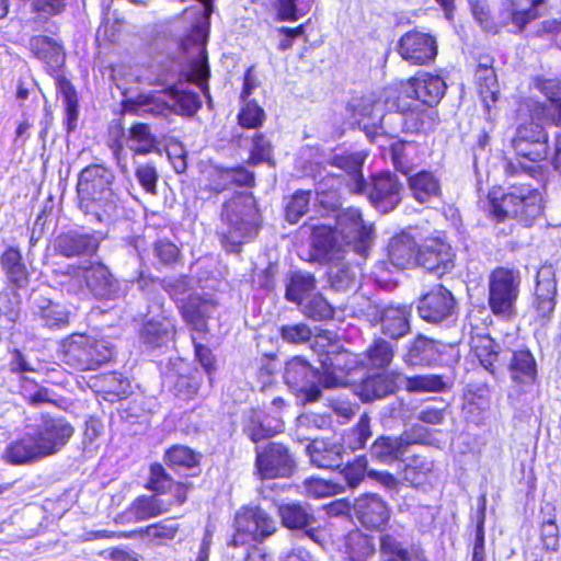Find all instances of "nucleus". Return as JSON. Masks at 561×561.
Masks as SVG:
<instances>
[{"mask_svg": "<svg viewBox=\"0 0 561 561\" xmlns=\"http://www.w3.org/2000/svg\"><path fill=\"white\" fill-rule=\"evenodd\" d=\"M350 106L354 116H359L358 125L363 126L366 135L375 140L386 134L398 133L399 128L392 123H400L401 130L417 134L428 131L437 123V111L425 106L420 100H412L404 94L389 95L385 100L370 98L354 99Z\"/></svg>", "mask_w": 561, "mask_h": 561, "instance_id": "f257e3e1", "label": "nucleus"}, {"mask_svg": "<svg viewBox=\"0 0 561 561\" xmlns=\"http://www.w3.org/2000/svg\"><path fill=\"white\" fill-rule=\"evenodd\" d=\"M373 242V225L363 219L358 208L346 207L336 213L334 228H314L311 245L318 261L333 262L350 253L365 260Z\"/></svg>", "mask_w": 561, "mask_h": 561, "instance_id": "f03ea898", "label": "nucleus"}, {"mask_svg": "<svg viewBox=\"0 0 561 561\" xmlns=\"http://www.w3.org/2000/svg\"><path fill=\"white\" fill-rule=\"evenodd\" d=\"M114 179L102 164H90L79 173L77 205L88 222L108 227L119 218L123 207L113 190Z\"/></svg>", "mask_w": 561, "mask_h": 561, "instance_id": "7ed1b4c3", "label": "nucleus"}, {"mask_svg": "<svg viewBox=\"0 0 561 561\" xmlns=\"http://www.w3.org/2000/svg\"><path fill=\"white\" fill-rule=\"evenodd\" d=\"M220 241L227 252L239 253L243 243L253 240L261 216L251 193H239L222 205Z\"/></svg>", "mask_w": 561, "mask_h": 561, "instance_id": "20e7f679", "label": "nucleus"}, {"mask_svg": "<svg viewBox=\"0 0 561 561\" xmlns=\"http://www.w3.org/2000/svg\"><path fill=\"white\" fill-rule=\"evenodd\" d=\"M476 354L480 364L492 375L508 371L515 383L529 385L537 377V363L529 350L502 348L494 340L486 337L476 347Z\"/></svg>", "mask_w": 561, "mask_h": 561, "instance_id": "39448f33", "label": "nucleus"}, {"mask_svg": "<svg viewBox=\"0 0 561 561\" xmlns=\"http://www.w3.org/2000/svg\"><path fill=\"white\" fill-rule=\"evenodd\" d=\"M522 273L516 267L497 266L488 276V306L500 321L511 322L518 314Z\"/></svg>", "mask_w": 561, "mask_h": 561, "instance_id": "423d86ee", "label": "nucleus"}, {"mask_svg": "<svg viewBox=\"0 0 561 561\" xmlns=\"http://www.w3.org/2000/svg\"><path fill=\"white\" fill-rule=\"evenodd\" d=\"M542 197L530 185H512L501 198L490 197L488 211L497 222L514 218L530 226L541 214Z\"/></svg>", "mask_w": 561, "mask_h": 561, "instance_id": "0eeeda50", "label": "nucleus"}, {"mask_svg": "<svg viewBox=\"0 0 561 561\" xmlns=\"http://www.w3.org/2000/svg\"><path fill=\"white\" fill-rule=\"evenodd\" d=\"M283 378L288 389L304 404L319 401L323 389H333L339 382L333 376H323L319 368L301 356L286 362Z\"/></svg>", "mask_w": 561, "mask_h": 561, "instance_id": "6e6552de", "label": "nucleus"}, {"mask_svg": "<svg viewBox=\"0 0 561 561\" xmlns=\"http://www.w3.org/2000/svg\"><path fill=\"white\" fill-rule=\"evenodd\" d=\"M61 360L80 371L98 369L113 357V345L103 339L75 333L65 339L60 346Z\"/></svg>", "mask_w": 561, "mask_h": 561, "instance_id": "1a4fd4ad", "label": "nucleus"}, {"mask_svg": "<svg viewBox=\"0 0 561 561\" xmlns=\"http://www.w3.org/2000/svg\"><path fill=\"white\" fill-rule=\"evenodd\" d=\"M236 533L229 542L239 548L250 542H262L277 530L275 519L260 506L242 507L234 517Z\"/></svg>", "mask_w": 561, "mask_h": 561, "instance_id": "9d476101", "label": "nucleus"}, {"mask_svg": "<svg viewBox=\"0 0 561 561\" xmlns=\"http://www.w3.org/2000/svg\"><path fill=\"white\" fill-rule=\"evenodd\" d=\"M82 276L90 295L99 301L110 302L124 298L128 283L121 280L103 262H90L82 267Z\"/></svg>", "mask_w": 561, "mask_h": 561, "instance_id": "9b49d317", "label": "nucleus"}, {"mask_svg": "<svg viewBox=\"0 0 561 561\" xmlns=\"http://www.w3.org/2000/svg\"><path fill=\"white\" fill-rule=\"evenodd\" d=\"M255 468L262 479L290 478L297 470L295 456L287 446L270 442L255 447Z\"/></svg>", "mask_w": 561, "mask_h": 561, "instance_id": "f8f14e48", "label": "nucleus"}, {"mask_svg": "<svg viewBox=\"0 0 561 561\" xmlns=\"http://www.w3.org/2000/svg\"><path fill=\"white\" fill-rule=\"evenodd\" d=\"M174 335V322L167 314L163 304L153 302L148 307L146 320L139 330L140 343L147 351H163L173 342Z\"/></svg>", "mask_w": 561, "mask_h": 561, "instance_id": "ddd939ff", "label": "nucleus"}, {"mask_svg": "<svg viewBox=\"0 0 561 561\" xmlns=\"http://www.w3.org/2000/svg\"><path fill=\"white\" fill-rule=\"evenodd\" d=\"M207 38V28L202 25H195L192 31L181 41L180 47L184 53L195 56V58L191 61L188 79L201 88L204 95L208 98L210 102L211 100L207 83L210 77V69L206 54Z\"/></svg>", "mask_w": 561, "mask_h": 561, "instance_id": "4468645a", "label": "nucleus"}, {"mask_svg": "<svg viewBox=\"0 0 561 561\" xmlns=\"http://www.w3.org/2000/svg\"><path fill=\"white\" fill-rule=\"evenodd\" d=\"M417 313L428 323L449 325L457 320L458 305L450 290L437 285L419 299Z\"/></svg>", "mask_w": 561, "mask_h": 561, "instance_id": "2eb2a0df", "label": "nucleus"}, {"mask_svg": "<svg viewBox=\"0 0 561 561\" xmlns=\"http://www.w3.org/2000/svg\"><path fill=\"white\" fill-rule=\"evenodd\" d=\"M548 133L538 123L520 124L511 140L515 153L531 162H539L547 158L549 152Z\"/></svg>", "mask_w": 561, "mask_h": 561, "instance_id": "dca6fc26", "label": "nucleus"}, {"mask_svg": "<svg viewBox=\"0 0 561 561\" xmlns=\"http://www.w3.org/2000/svg\"><path fill=\"white\" fill-rule=\"evenodd\" d=\"M30 426L45 457L60 451L75 433L66 419L50 415H43L38 423Z\"/></svg>", "mask_w": 561, "mask_h": 561, "instance_id": "f3484780", "label": "nucleus"}, {"mask_svg": "<svg viewBox=\"0 0 561 561\" xmlns=\"http://www.w3.org/2000/svg\"><path fill=\"white\" fill-rule=\"evenodd\" d=\"M105 238L102 231L70 230L60 233L55 239V250L67 259H92L99 251L101 241Z\"/></svg>", "mask_w": 561, "mask_h": 561, "instance_id": "a211bd4d", "label": "nucleus"}, {"mask_svg": "<svg viewBox=\"0 0 561 561\" xmlns=\"http://www.w3.org/2000/svg\"><path fill=\"white\" fill-rule=\"evenodd\" d=\"M403 185L396 174L383 172L375 175L367 183L364 193H367L370 204L380 213L392 211L402 201Z\"/></svg>", "mask_w": 561, "mask_h": 561, "instance_id": "6ab92c4d", "label": "nucleus"}, {"mask_svg": "<svg viewBox=\"0 0 561 561\" xmlns=\"http://www.w3.org/2000/svg\"><path fill=\"white\" fill-rule=\"evenodd\" d=\"M49 288L34 289L30 295V305L33 316L42 325L55 330L66 328L69 323L67 308L49 297Z\"/></svg>", "mask_w": 561, "mask_h": 561, "instance_id": "aec40b11", "label": "nucleus"}, {"mask_svg": "<svg viewBox=\"0 0 561 561\" xmlns=\"http://www.w3.org/2000/svg\"><path fill=\"white\" fill-rule=\"evenodd\" d=\"M276 506L283 527L290 531L301 533L311 539L314 537L318 529V519L308 503L293 501L278 503Z\"/></svg>", "mask_w": 561, "mask_h": 561, "instance_id": "412c9836", "label": "nucleus"}, {"mask_svg": "<svg viewBox=\"0 0 561 561\" xmlns=\"http://www.w3.org/2000/svg\"><path fill=\"white\" fill-rule=\"evenodd\" d=\"M398 53L412 65H426L436 58L437 43L430 34L411 31L400 38Z\"/></svg>", "mask_w": 561, "mask_h": 561, "instance_id": "4be33fe9", "label": "nucleus"}, {"mask_svg": "<svg viewBox=\"0 0 561 561\" xmlns=\"http://www.w3.org/2000/svg\"><path fill=\"white\" fill-rule=\"evenodd\" d=\"M446 89L447 85L439 76L419 72L403 85L401 93L412 100H420L427 107L435 108Z\"/></svg>", "mask_w": 561, "mask_h": 561, "instance_id": "5701e85b", "label": "nucleus"}, {"mask_svg": "<svg viewBox=\"0 0 561 561\" xmlns=\"http://www.w3.org/2000/svg\"><path fill=\"white\" fill-rule=\"evenodd\" d=\"M415 265L442 277L454 268L451 247L439 239L426 241L417 248Z\"/></svg>", "mask_w": 561, "mask_h": 561, "instance_id": "b1692460", "label": "nucleus"}, {"mask_svg": "<svg viewBox=\"0 0 561 561\" xmlns=\"http://www.w3.org/2000/svg\"><path fill=\"white\" fill-rule=\"evenodd\" d=\"M354 516L367 529H379L390 517L387 503L377 494L358 496L353 506Z\"/></svg>", "mask_w": 561, "mask_h": 561, "instance_id": "393cba45", "label": "nucleus"}, {"mask_svg": "<svg viewBox=\"0 0 561 561\" xmlns=\"http://www.w3.org/2000/svg\"><path fill=\"white\" fill-rule=\"evenodd\" d=\"M445 351V344L419 334L407 345L402 359L410 367L437 365Z\"/></svg>", "mask_w": 561, "mask_h": 561, "instance_id": "a878e982", "label": "nucleus"}, {"mask_svg": "<svg viewBox=\"0 0 561 561\" xmlns=\"http://www.w3.org/2000/svg\"><path fill=\"white\" fill-rule=\"evenodd\" d=\"M529 7L524 8L522 0H505L500 11V23L503 26L512 25L511 32L522 33L527 24L539 18L538 7L545 0H528Z\"/></svg>", "mask_w": 561, "mask_h": 561, "instance_id": "bb28decb", "label": "nucleus"}, {"mask_svg": "<svg viewBox=\"0 0 561 561\" xmlns=\"http://www.w3.org/2000/svg\"><path fill=\"white\" fill-rule=\"evenodd\" d=\"M557 280L553 272L547 267L537 274L534 308L537 316L543 321H549L554 311L557 300Z\"/></svg>", "mask_w": 561, "mask_h": 561, "instance_id": "cd10ccee", "label": "nucleus"}, {"mask_svg": "<svg viewBox=\"0 0 561 561\" xmlns=\"http://www.w3.org/2000/svg\"><path fill=\"white\" fill-rule=\"evenodd\" d=\"M410 446L411 442L403 435H380L370 445L368 454L376 462L392 465L403 459Z\"/></svg>", "mask_w": 561, "mask_h": 561, "instance_id": "c85d7f7f", "label": "nucleus"}, {"mask_svg": "<svg viewBox=\"0 0 561 561\" xmlns=\"http://www.w3.org/2000/svg\"><path fill=\"white\" fill-rule=\"evenodd\" d=\"M347 255L335 260L336 262L332 263L327 271L329 287L336 293L354 289L362 274L360 263L352 262L346 257Z\"/></svg>", "mask_w": 561, "mask_h": 561, "instance_id": "c756f323", "label": "nucleus"}, {"mask_svg": "<svg viewBox=\"0 0 561 561\" xmlns=\"http://www.w3.org/2000/svg\"><path fill=\"white\" fill-rule=\"evenodd\" d=\"M379 551L381 561H427L422 550H408L401 535L392 528L381 531Z\"/></svg>", "mask_w": 561, "mask_h": 561, "instance_id": "7c9ffc66", "label": "nucleus"}, {"mask_svg": "<svg viewBox=\"0 0 561 561\" xmlns=\"http://www.w3.org/2000/svg\"><path fill=\"white\" fill-rule=\"evenodd\" d=\"M3 458L11 465H26L45 458L30 425L19 439L7 446Z\"/></svg>", "mask_w": 561, "mask_h": 561, "instance_id": "2f4dec72", "label": "nucleus"}, {"mask_svg": "<svg viewBox=\"0 0 561 561\" xmlns=\"http://www.w3.org/2000/svg\"><path fill=\"white\" fill-rule=\"evenodd\" d=\"M410 308L404 305L383 307L377 323H380L382 335L398 341L410 333Z\"/></svg>", "mask_w": 561, "mask_h": 561, "instance_id": "473e14b6", "label": "nucleus"}, {"mask_svg": "<svg viewBox=\"0 0 561 561\" xmlns=\"http://www.w3.org/2000/svg\"><path fill=\"white\" fill-rule=\"evenodd\" d=\"M183 320L196 331L204 330L206 319L210 318L216 309L213 299L205 298L197 293L188 294L187 298L178 307Z\"/></svg>", "mask_w": 561, "mask_h": 561, "instance_id": "72a5a7b5", "label": "nucleus"}, {"mask_svg": "<svg viewBox=\"0 0 561 561\" xmlns=\"http://www.w3.org/2000/svg\"><path fill=\"white\" fill-rule=\"evenodd\" d=\"M342 445L331 439L314 438L307 445L310 462L322 469H336L343 463Z\"/></svg>", "mask_w": 561, "mask_h": 561, "instance_id": "f704fd0d", "label": "nucleus"}, {"mask_svg": "<svg viewBox=\"0 0 561 561\" xmlns=\"http://www.w3.org/2000/svg\"><path fill=\"white\" fill-rule=\"evenodd\" d=\"M318 290L316 276L308 271H290L285 279V299L296 306Z\"/></svg>", "mask_w": 561, "mask_h": 561, "instance_id": "c9c22d12", "label": "nucleus"}, {"mask_svg": "<svg viewBox=\"0 0 561 561\" xmlns=\"http://www.w3.org/2000/svg\"><path fill=\"white\" fill-rule=\"evenodd\" d=\"M0 266L10 285L16 289L27 287L30 283V272L18 248L8 247L2 252L0 255Z\"/></svg>", "mask_w": 561, "mask_h": 561, "instance_id": "e433bc0d", "label": "nucleus"}, {"mask_svg": "<svg viewBox=\"0 0 561 561\" xmlns=\"http://www.w3.org/2000/svg\"><path fill=\"white\" fill-rule=\"evenodd\" d=\"M397 389L396 376L386 371L368 375L359 385L358 394L364 402L383 399Z\"/></svg>", "mask_w": 561, "mask_h": 561, "instance_id": "4c0bfd02", "label": "nucleus"}, {"mask_svg": "<svg viewBox=\"0 0 561 561\" xmlns=\"http://www.w3.org/2000/svg\"><path fill=\"white\" fill-rule=\"evenodd\" d=\"M417 244L408 233H400L391 238L388 244L390 263L397 268L404 270L416 263Z\"/></svg>", "mask_w": 561, "mask_h": 561, "instance_id": "58836bf2", "label": "nucleus"}, {"mask_svg": "<svg viewBox=\"0 0 561 561\" xmlns=\"http://www.w3.org/2000/svg\"><path fill=\"white\" fill-rule=\"evenodd\" d=\"M323 376H333L339 379L334 388L342 387L346 383L345 376L355 368L356 360L354 355L345 350L328 351L324 358L321 359Z\"/></svg>", "mask_w": 561, "mask_h": 561, "instance_id": "ea45409f", "label": "nucleus"}, {"mask_svg": "<svg viewBox=\"0 0 561 561\" xmlns=\"http://www.w3.org/2000/svg\"><path fill=\"white\" fill-rule=\"evenodd\" d=\"M474 77L479 87L480 95L485 107L489 110L491 104L496 102L500 92L497 78L489 57L480 59Z\"/></svg>", "mask_w": 561, "mask_h": 561, "instance_id": "a19ab883", "label": "nucleus"}, {"mask_svg": "<svg viewBox=\"0 0 561 561\" xmlns=\"http://www.w3.org/2000/svg\"><path fill=\"white\" fill-rule=\"evenodd\" d=\"M330 163L348 174L351 179L350 186L355 193H364L367 182L362 173L364 158L360 153L334 154L330 159Z\"/></svg>", "mask_w": 561, "mask_h": 561, "instance_id": "79ce46f5", "label": "nucleus"}, {"mask_svg": "<svg viewBox=\"0 0 561 561\" xmlns=\"http://www.w3.org/2000/svg\"><path fill=\"white\" fill-rule=\"evenodd\" d=\"M407 176L409 188L417 202L426 203L439 195V181L432 172L422 170Z\"/></svg>", "mask_w": 561, "mask_h": 561, "instance_id": "37998d69", "label": "nucleus"}, {"mask_svg": "<svg viewBox=\"0 0 561 561\" xmlns=\"http://www.w3.org/2000/svg\"><path fill=\"white\" fill-rule=\"evenodd\" d=\"M31 51L39 59L51 66H59L65 60L62 45L45 35L32 36L28 41Z\"/></svg>", "mask_w": 561, "mask_h": 561, "instance_id": "c03bdc74", "label": "nucleus"}, {"mask_svg": "<svg viewBox=\"0 0 561 561\" xmlns=\"http://www.w3.org/2000/svg\"><path fill=\"white\" fill-rule=\"evenodd\" d=\"M250 141V156L248 159V164L251 167H256L259 164L266 163L268 165L274 167V149L271 140L262 133H254L251 137H242L240 136L238 139V146H242V141Z\"/></svg>", "mask_w": 561, "mask_h": 561, "instance_id": "a18cd8bd", "label": "nucleus"}, {"mask_svg": "<svg viewBox=\"0 0 561 561\" xmlns=\"http://www.w3.org/2000/svg\"><path fill=\"white\" fill-rule=\"evenodd\" d=\"M126 145L135 154L140 156L158 150L157 137L145 123H136L129 128Z\"/></svg>", "mask_w": 561, "mask_h": 561, "instance_id": "49530a36", "label": "nucleus"}, {"mask_svg": "<svg viewBox=\"0 0 561 561\" xmlns=\"http://www.w3.org/2000/svg\"><path fill=\"white\" fill-rule=\"evenodd\" d=\"M536 87L542 92L549 104L545 106L546 117L561 127V81L558 79H539Z\"/></svg>", "mask_w": 561, "mask_h": 561, "instance_id": "de8ad7c7", "label": "nucleus"}, {"mask_svg": "<svg viewBox=\"0 0 561 561\" xmlns=\"http://www.w3.org/2000/svg\"><path fill=\"white\" fill-rule=\"evenodd\" d=\"M57 91L62 98L65 105V125L68 134L73 133L78 126L79 106L76 89L66 78L57 80Z\"/></svg>", "mask_w": 561, "mask_h": 561, "instance_id": "09e8293b", "label": "nucleus"}, {"mask_svg": "<svg viewBox=\"0 0 561 561\" xmlns=\"http://www.w3.org/2000/svg\"><path fill=\"white\" fill-rule=\"evenodd\" d=\"M165 463L178 472L195 471L198 468V455L191 448L175 445L164 455Z\"/></svg>", "mask_w": 561, "mask_h": 561, "instance_id": "8fccbe9b", "label": "nucleus"}, {"mask_svg": "<svg viewBox=\"0 0 561 561\" xmlns=\"http://www.w3.org/2000/svg\"><path fill=\"white\" fill-rule=\"evenodd\" d=\"M282 426V424H278L275 427L266 425L259 411L250 410L245 414L243 432L253 443L259 444L261 440L271 438L276 433L280 432Z\"/></svg>", "mask_w": 561, "mask_h": 561, "instance_id": "3c124183", "label": "nucleus"}, {"mask_svg": "<svg viewBox=\"0 0 561 561\" xmlns=\"http://www.w3.org/2000/svg\"><path fill=\"white\" fill-rule=\"evenodd\" d=\"M300 312L313 321H327L333 318L334 309L320 291H316L297 305Z\"/></svg>", "mask_w": 561, "mask_h": 561, "instance_id": "603ef678", "label": "nucleus"}, {"mask_svg": "<svg viewBox=\"0 0 561 561\" xmlns=\"http://www.w3.org/2000/svg\"><path fill=\"white\" fill-rule=\"evenodd\" d=\"M129 511L136 520H147L167 512L168 506L157 495H141L131 503Z\"/></svg>", "mask_w": 561, "mask_h": 561, "instance_id": "864d4df0", "label": "nucleus"}, {"mask_svg": "<svg viewBox=\"0 0 561 561\" xmlns=\"http://www.w3.org/2000/svg\"><path fill=\"white\" fill-rule=\"evenodd\" d=\"M390 159L394 169L404 175H409L414 171L413 153L415 146L412 142L398 140L390 146Z\"/></svg>", "mask_w": 561, "mask_h": 561, "instance_id": "5fc2aeb1", "label": "nucleus"}, {"mask_svg": "<svg viewBox=\"0 0 561 561\" xmlns=\"http://www.w3.org/2000/svg\"><path fill=\"white\" fill-rule=\"evenodd\" d=\"M393 355L391 343L381 337L376 339L365 352L367 366L376 369H386L391 364Z\"/></svg>", "mask_w": 561, "mask_h": 561, "instance_id": "6e6d98bb", "label": "nucleus"}, {"mask_svg": "<svg viewBox=\"0 0 561 561\" xmlns=\"http://www.w3.org/2000/svg\"><path fill=\"white\" fill-rule=\"evenodd\" d=\"M133 103L141 114H149L156 117H168L175 112L174 106L158 94H139Z\"/></svg>", "mask_w": 561, "mask_h": 561, "instance_id": "4d7b16f0", "label": "nucleus"}, {"mask_svg": "<svg viewBox=\"0 0 561 561\" xmlns=\"http://www.w3.org/2000/svg\"><path fill=\"white\" fill-rule=\"evenodd\" d=\"M167 92L175 103L173 105L175 114L193 116L202 106L201 98L196 92L180 90L176 87H170Z\"/></svg>", "mask_w": 561, "mask_h": 561, "instance_id": "13d9d810", "label": "nucleus"}, {"mask_svg": "<svg viewBox=\"0 0 561 561\" xmlns=\"http://www.w3.org/2000/svg\"><path fill=\"white\" fill-rule=\"evenodd\" d=\"M180 528L175 518H165L159 523L151 524L140 530L142 537L149 539L156 545L172 540Z\"/></svg>", "mask_w": 561, "mask_h": 561, "instance_id": "bf43d9fd", "label": "nucleus"}, {"mask_svg": "<svg viewBox=\"0 0 561 561\" xmlns=\"http://www.w3.org/2000/svg\"><path fill=\"white\" fill-rule=\"evenodd\" d=\"M446 387L443 376L434 374L407 377L404 381V388L409 392H440Z\"/></svg>", "mask_w": 561, "mask_h": 561, "instance_id": "052dcab7", "label": "nucleus"}, {"mask_svg": "<svg viewBox=\"0 0 561 561\" xmlns=\"http://www.w3.org/2000/svg\"><path fill=\"white\" fill-rule=\"evenodd\" d=\"M311 199V191L297 190L285 205V219L289 224H297L307 214Z\"/></svg>", "mask_w": 561, "mask_h": 561, "instance_id": "680f3d73", "label": "nucleus"}, {"mask_svg": "<svg viewBox=\"0 0 561 561\" xmlns=\"http://www.w3.org/2000/svg\"><path fill=\"white\" fill-rule=\"evenodd\" d=\"M152 253L156 260L153 265L157 267H173L181 257V252L178 245L167 239L157 240L153 243Z\"/></svg>", "mask_w": 561, "mask_h": 561, "instance_id": "e2e57ef3", "label": "nucleus"}, {"mask_svg": "<svg viewBox=\"0 0 561 561\" xmlns=\"http://www.w3.org/2000/svg\"><path fill=\"white\" fill-rule=\"evenodd\" d=\"M192 284V278L181 276L179 278L161 279L160 287L170 295L179 307L187 298L188 294H194Z\"/></svg>", "mask_w": 561, "mask_h": 561, "instance_id": "0e129e2a", "label": "nucleus"}, {"mask_svg": "<svg viewBox=\"0 0 561 561\" xmlns=\"http://www.w3.org/2000/svg\"><path fill=\"white\" fill-rule=\"evenodd\" d=\"M385 305H381L376 299L355 295L353 297V312L357 316L366 318L371 323H377L380 319Z\"/></svg>", "mask_w": 561, "mask_h": 561, "instance_id": "69168bd1", "label": "nucleus"}, {"mask_svg": "<svg viewBox=\"0 0 561 561\" xmlns=\"http://www.w3.org/2000/svg\"><path fill=\"white\" fill-rule=\"evenodd\" d=\"M371 436L370 417L364 413L347 434V445L352 450L362 449Z\"/></svg>", "mask_w": 561, "mask_h": 561, "instance_id": "338daca9", "label": "nucleus"}, {"mask_svg": "<svg viewBox=\"0 0 561 561\" xmlns=\"http://www.w3.org/2000/svg\"><path fill=\"white\" fill-rule=\"evenodd\" d=\"M280 339L291 345H302L310 342L312 331L306 323H290L284 324L279 328Z\"/></svg>", "mask_w": 561, "mask_h": 561, "instance_id": "774afa93", "label": "nucleus"}]
</instances>
